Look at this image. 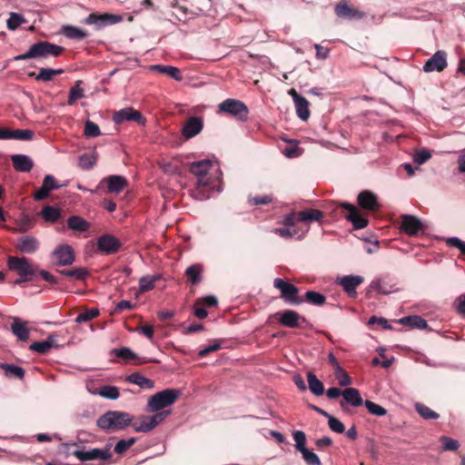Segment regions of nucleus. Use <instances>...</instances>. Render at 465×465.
<instances>
[{"instance_id": "nucleus-25", "label": "nucleus", "mask_w": 465, "mask_h": 465, "mask_svg": "<svg viewBox=\"0 0 465 465\" xmlns=\"http://www.w3.org/2000/svg\"><path fill=\"white\" fill-rule=\"evenodd\" d=\"M125 381L129 383L135 384L143 390H152L154 387V381L136 371L126 376Z\"/></svg>"}, {"instance_id": "nucleus-24", "label": "nucleus", "mask_w": 465, "mask_h": 465, "mask_svg": "<svg viewBox=\"0 0 465 465\" xmlns=\"http://www.w3.org/2000/svg\"><path fill=\"white\" fill-rule=\"evenodd\" d=\"M300 320L303 322L306 321L304 317H302L297 312L293 310H286L281 313L279 322L288 328H295L299 326Z\"/></svg>"}, {"instance_id": "nucleus-38", "label": "nucleus", "mask_w": 465, "mask_h": 465, "mask_svg": "<svg viewBox=\"0 0 465 465\" xmlns=\"http://www.w3.org/2000/svg\"><path fill=\"white\" fill-rule=\"evenodd\" d=\"M152 68L159 73L166 74L171 78L181 81L182 75L180 70L175 66L171 65H163V64H154Z\"/></svg>"}, {"instance_id": "nucleus-10", "label": "nucleus", "mask_w": 465, "mask_h": 465, "mask_svg": "<svg viewBox=\"0 0 465 465\" xmlns=\"http://www.w3.org/2000/svg\"><path fill=\"white\" fill-rule=\"evenodd\" d=\"M52 256L56 259V266H68L73 264L75 255L73 248L68 244L58 245L52 252Z\"/></svg>"}, {"instance_id": "nucleus-52", "label": "nucleus", "mask_w": 465, "mask_h": 465, "mask_svg": "<svg viewBox=\"0 0 465 465\" xmlns=\"http://www.w3.org/2000/svg\"><path fill=\"white\" fill-rule=\"evenodd\" d=\"M34 138V132L29 129H15L13 131V139L20 141H31Z\"/></svg>"}, {"instance_id": "nucleus-44", "label": "nucleus", "mask_w": 465, "mask_h": 465, "mask_svg": "<svg viewBox=\"0 0 465 465\" xmlns=\"http://www.w3.org/2000/svg\"><path fill=\"white\" fill-rule=\"evenodd\" d=\"M364 406L371 415L381 417L387 414V410L384 407L370 400L364 401Z\"/></svg>"}, {"instance_id": "nucleus-12", "label": "nucleus", "mask_w": 465, "mask_h": 465, "mask_svg": "<svg viewBox=\"0 0 465 465\" xmlns=\"http://www.w3.org/2000/svg\"><path fill=\"white\" fill-rule=\"evenodd\" d=\"M364 282L361 275H345L336 280V283L341 285L349 297L354 298L357 295V288Z\"/></svg>"}, {"instance_id": "nucleus-7", "label": "nucleus", "mask_w": 465, "mask_h": 465, "mask_svg": "<svg viewBox=\"0 0 465 465\" xmlns=\"http://www.w3.org/2000/svg\"><path fill=\"white\" fill-rule=\"evenodd\" d=\"M123 21L120 15L92 13L84 18V24L94 25L95 30H101L106 26L118 24Z\"/></svg>"}, {"instance_id": "nucleus-14", "label": "nucleus", "mask_w": 465, "mask_h": 465, "mask_svg": "<svg viewBox=\"0 0 465 465\" xmlns=\"http://www.w3.org/2000/svg\"><path fill=\"white\" fill-rule=\"evenodd\" d=\"M447 67V54L444 51H437L430 57L423 65V71L426 73L441 72Z\"/></svg>"}, {"instance_id": "nucleus-48", "label": "nucleus", "mask_w": 465, "mask_h": 465, "mask_svg": "<svg viewBox=\"0 0 465 465\" xmlns=\"http://www.w3.org/2000/svg\"><path fill=\"white\" fill-rule=\"evenodd\" d=\"M29 76H34L35 80L42 82H50L54 78L52 68H41L38 74L34 72L29 74Z\"/></svg>"}, {"instance_id": "nucleus-4", "label": "nucleus", "mask_w": 465, "mask_h": 465, "mask_svg": "<svg viewBox=\"0 0 465 465\" xmlns=\"http://www.w3.org/2000/svg\"><path fill=\"white\" fill-rule=\"evenodd\" d=\"M273 286L281 292V298L286 303L299 305L303 302V299L298 295L299 289L294 284L287 282L281 278H275Z\"/></svg>"}, {"instance_id": "nucleus-13", "label": "nucleus", "mask_w": 465, "mask_h": 465, "mask_svg": "<svg viewBox=\"0 0 465 465\" xmlns=\"http://www.w3.org/2000/svg\"><path fill=\"white\" fill-rule=\"evenodd\" d=\"M74 455L81 461L86 460H106L112 457L111 452L107 449L94 448L89 450H76L74 451Z\"/></svg>"}, {"instance_id": "nucleus-11", "label": "nucleus", "mask_w": 465, "mask_h": 465, "mask_svg": "<svg viewBox=\"0 0 465 465\" xmlns=\"http://www.w3.org/2000/svg\"><path fill=\"white\" fill-rule=\"evenodd\" d=\"M120 241L113 234L105 233L97 239V249L103 254H114L121 248Z\"/></svg>"}, {"instance_id": "nucleus-32", "label": "nucleus", "mask_w": 465, "mask_h": 465, "mask_svg": "<svg viewBox=\"0 0 465 465\" xmlns=\"http://www.w3.org/2000/svg\"><path fill=\"white\" fill-rule=\"evenodd\" d=\"M307 381L309 390L315 396H321L324 393V386L323 383L317 378V376L309 371L307 373Z\"/></svg>"}, {"instance_id": "nucleus-60", "label": "nucleus", "mask_w": 465, "mask_h": 465, "mask_svg": "<svg viewBox=\"0 0 465 465\" xmlns=\"http://www.w3.org/2000/svg\"><path fill=\"white\" fill-rule=\"evenodd\" d=\"M431 157V153L428 149L422 148L417 151L414 154L413 160L418 164H422Z\"/></svg>"}, {"instance_id": "nucleus-58", "label": "nucleus", "mask_w": 465, "mask_h": 465, "mask_svg": "<svg viewBox=\"0 0 465 465\" xmlns=\"http://www.w3.org/2000/svg\"><path fill=\"white\" fill-rule=\"evenodd\" d=\"M156 413L149 416L150 419H148L149 422H151V425L153 427V430L161 423L167 416L171 414V411H155Z\"/></svg>"}, {"instance_id": "nucleus-59", "label": "nucleus", "mask_w": 465, "mask_h": 465, "mask_svg": "<svg viewBox=\"0 0 465 465\" xmlns=\"http://www.w3.org/2000/svg\"><path fill=\"white\" fill-rule=\"evenodd\" d=\"M293 440H295V448L302 451V450L307 449L306 444V435L302 430H295L293 432Z\"/></svg>"}, {"instance_id": "nucleus-50", "label": "nucleus", "mask_w": 465, "mask_h": 465, "mask_svg": "<svg viewBox=\"0 0 465 465\" xmlns=\"http://www.w3.org/2000/svg\"><path fill=\"white\" fill-rule=\"evenodd\" d=\"M149 416H141L138 423L133 425L136 432H149L153 430L151 422L148 420Z\"/></svg>"}, {"instance_id": "nucleus-20", "label": "nucleus", "mask_w": 465, "mask_h": 465, "mask_svg": "<svg viewBox=\"0 0 465 465\" xmlns=\"http://www.w3.org/2000/svg\"><path fill=\"white\" fill-rule=\"evenodd\" d=\"M335 14L338 17L346 19H361L364 13L351 7L346 0L340 1L335 6Z\"/></svg>"}, {"instance_id": "nucleus-61", "label": "nucleus", "mask_w": 465, "mask_h": 465, "mask_svg": "<svg viewBox=\"0 0 465 465\" xmlns=\"http://www.w3.org/2000/svg\"><path fill=\"white\" fill-rule=\"evenodd\" d=\"M334 374L341 387H346L351 384V377L345 371L342 370V368L340 369V371H334Z\"/></svg>"}, {"instance_id": "nucleus-28", "label": "nucleus", "mask_w": 465, "mask_h": 465, "mask_svg": "<svg viewBox=\"0 0 465 465\" xmlns=\"http://www.w3.org/2000/svg\"><path fill=\"white\" fill-rule=\"evenodd\" d=\"M399 323L409 326L411 329L424 330L428 327L427 322L419 315H409L401 318Z\"/></svg>"}, {"instance_id": "nucleus-15", "label": "nucleus", "mask_w": 465, "mask_h": 465, "mask_svg": "<svg viewBox=\"0 0 465 465\" xmlns=\"http://www.w3.org/2000/svg\"><path fill=\"white\" fill-rule=\"evenodd\" d=\"M401 229L408 235L414 236L424 230L422 222L418 217L411 214L402 216Z\"/></svg>"}, {"instance_id": "nucleus-30", "label": "nucleus", "mask_w": 465, "mask_h": 465, "mask_svg": "<svg viewBox=\"0 0 465 465\" xmlns=\"http://www.w3.org/2000/svg\"><path fill=\"white\" fill-rule=\"evenodd\" d=\"M61 33L66 38L72 39V40H82L88 36V34L84 30L81 29L77 26L70 25H64L61 28Z\"/></svg>"}, {"instance_id": "nucleus-42", "label": "nucleus", "mask_w": 465, "mask_h": 465, "mask_svg": "<svg viewBox=\"0 0 465 465\" xmlns=\"http://www.w3.org/2000/svg\"><path fill=\"white\" fill-rule=\"evenodd\" d=\"M369 288L371 291H375L380 294H390L394 292L392 286L388 285L381 279H375L371 283Z\"/></svg>"}, {"instance_id": "nucleus-17", "label": "nucleus", "mask_w": 465, "mask_h": 465, "mask_svg": "<svg viewBox=\"0 0 465 465\" xmlns=\"http://www.w3.org/2000/svg\"><path fill=\"white\" fill-rule=\"evenodd\" d=\"M40 242L38 239L32 235L27 234L19 237L16 240L15 248L23 253L32 254L38 251Z\"/></svg>"}, {"instance_id": "nucleus-5", "label": "nucleus", "mask_w": 465, "mask_h": 465, "mask_svg": "<svg viewBox=\"0 0 465 465\" xmlns=\"http://www.w3.org/2000/svg\"><path fill=\"white\" fill-rule=\"evenodd\" d=\"M220 112L226 113L239 121H246L249 114L247 105L237 99L229 98L219 104Z\"/></svg>"}, {"instance_id": "nucleus-36", "label": "nucleus", "mask_w": 465, "mask_h": 465, "mask_svg": "<svg viewBox=\"0 0 465 465\" xmlns=\"http://www.w3.org/2000/svg\"><path fill=\"white\" fill-rule=\"evenodd\" d=\"M1 369L4 370L5 375L8 378H15L22 380L25 377V370L15 364L2 363Z\"/></svg>"}, {"instance_id": "nucleus-27", "label": "nucleus", "mask_w": 465, "mask_h": 465, "mask_svg": "<svg viewBox=\"0 0 465 465\" xmlns=\"http://www.w3.org/2000/svg\"><path fill=\"white\" fill-rule=\"evenodd\" d=\"M127 186V180L122 175H110L107 178L108 192L119 193Z\"/></svg>"}, {"instance_id": "nucleus-8", "label": "nucleus", "mask_w": 465, "mask_h": 465, "mask_svg": "<svg viewBox=\"0 0 465 465\" xmlns=\"http://www.w3.org/2000/svg\"><path fill=\"white\" fill-rule=\"evenodd\" d=\"M33 45L35 59H46L48 57H58L62 54L64 48L61 45L52 44L47 41H40Z\"/></svg>"}, {"instance_id": "nucleus-49", "label": "nucleus", "mask_w": 465, "mask_h": 465, "mask_svg": "<svg viewBox=\"0 0 465 465\" xmlns=\"http://www.w3.org/2000/svg\"><path fill=\"white\" fill-rule=\"evenodd\" d=\"M99 315V310L96 308H92L86 312H81L77 315L75 319V322L83 323L87 322Z\"/></svg>"}, {"instance_id": "nucleus-45", "label": "nucleus", "mask_w": 465, "mask_h": 465, "mask_svg": "<svg viewBox=\"0 0 465 465\" xmlns=\"http://www.w3.org/2000/svg\"><path fill=\"white\" fill-rule=\"evenodd\" d=\"M99 394L108 400H117L120 396L118 388L112 385H104L100 388Z\"/></svg>"}, {"instance_id": "nucleus-26", "label": "nucleus", "mask_w": 465, "mask_h": 465, "mask_svg": "<svg viewBox=\"0 0 465 465\" xmlns=\"http://www.w3.org/2000/svg\"><path fill=\"white\" fill-rule=\"evenodd\" d=\"M343 400L352 407H359L364 404L361 393L358 389L349 387L343 390L342 393Z\"/></svg>"}, {"instance_id": "nucleus-57", "label": "nucleus", "mask_w": 465, "mask_h": 465, "mask_svg": "<svg viewBox=\"0 0 465 465\" xmlns=\"http://www.w3.org/2000/svg\"><path fill=\"white\" fill-rule=\"evenodd\" d=\"M135 438H130L128 440H120L114 446V451L118 454L125 452L134 442Z\"/></svg>"}, {"instance_id": "nucleus-62", "label": "nucleus", "mask_w": 465, "mask_h": 465, "mask_svg": "<svg viewBox=\"0 0 465 465\" xmlns=\"http://www.w3.org/2000/svg\"><path fill=\"white\" fill-rule=\"evenodd\" d=\"M446 243L450 247L459 249L462 254H465V242L461 241L459 237H449L446 239Z\"/></svg>"}, {"instance_id": "nucleus-22", "label": "nucleus", "mask_w": 465, "mask_h": 465, "mask_svg": "<svg viewBox=\"0 0 465 465\" xmlns=\"http://www.w3.org/2000/svg\"><path fill=\"white\" fill-rule=\"evenodd\" d=\"M11 161L15 170L20 173H28L34 166L31 157L23 153L13 154Z\"/></svg>"}, {"instance_id": "nucleus-33", "label": "nucleus", "mask_w": 465, "mask_h": 465, "mask_svg": "<svg viewBox=\"0 0 465 465\" xmlns=\"http://www.w3.org/2000/svg\"><path fill=\"white\" fill-rule=\"evenodd\" d=\"M98 153L95 151L86 153L79 156V166L83 170H91L96 164Z\"/></svg>"}, {"instance_id": "nucleus-41", "label": "nucleus", "mask_w": 465, "mask_h": 465, "mask_svg": "<svg viewBox=\"0 0 465 465\" xmlns=\"http://www.w3.org/2000/svg\"><path fill=\"white\" fill-rule=\"evenodd\" d=\"M58 272L66 277H73L79 281L85 280L89 275V271L82 267L73 270H59Z\"/></svg>"}, {"instance_id": "nucleus-64", "label": "nucleus", "mask_w": 465, "mask_h": 465, "mask_svg": "<svg viewBox=\"0 0 465 465\" xmlns=\"http://www.w3.org/2000/svg\"><path fill=\"white\" fill-rule=\"evenodd\" d=\"M454 305L458 314L465 317V293L456 298Z\"/></svg>"}, {"instance_id": "nucleus-37", "label": "nucleus", "mask_w": 465, "mask_h": 465, "mask_svg": "<svg viewBox=\"0 0 465 465\" xmlns=\"http://www.w3.org/2000/svg\"><path fill=\"white\" fill-rule=\"evenodd\" d=\"M203 266L199 263H194L189 266L185 274L193 285L198 284L202 281Z\"/></svg>"}, {"instance_id": "nucleus-16", "label": "nucleus", "mask_w": 465, "mask_h": 465, "mask_svg": "<svg viewBox=\"0 0 465 465\" xmlns=\"http://www.w3.org/2000/svg\"><path fill=\"white\" fill-rule=\"evenodd\" d=\"M203 129V121L201 117L191 116L182 128V134L185 139H192Z\"/></svg>"}, {"instance_id": "nucleus-55", "label": "nucleus", "mask_w": 465, "mask_h": 465, "mask_svg": "<svg viewBox=\"0 0 465 465\" xmlns=\"http://www.w3.org/2000/svg\"><path fill=\"white\" fill-rule=\"evenodd\" d=\"M440 440L442 443L443 450H457L460 447L458 440L447 436H441Z\"/></svg>"}, {"instance_id": "nucleus-40", "label": "nucleus", "mask_w": 465, "mask_h": 465, "mask_svg": "<svg viewBox=\"0 0 465 465\" xmlns=\"http://www.w3.org/2000/svg\"><path fill=\"white\" fill-rule=\"evenodd\" d=\"M414 408L418 414L424 420H437L440 417L436 411L422 403H415Z\"/></svg>"}, {"instance_id": "nucleus-54", "label": "nucleus", "mask_w": 465, "mask_h": 465, "mask_svg": "<svg viewBox=\"0 0 465 465\" xmlns=\"http://www.w3.org/2000/svg\"><path fill=\"white\" fill-rule=\"evenodd\" d=\"M100 134L101 131L98 124L87 120L84 125V135L87 137H97Z\"/></svg>"}, {"instance_id": "nucleus-2", "label": "nucleus", "mask_w": 465, "mask_h": 465, "mask_svg": "<svg viewBox=\"0 0 465 465\" xmlns=\"http://www.w3.org/2000/svg\"><path fill=\"white\" fill-rule=\"evenodd\" d=\"M133 415L125 411H108L100 416L96 425L102 430L112 433L124 430L132 424Z\"/></svg>"}, {"instance_id": "nucleus-3", "label": "nucleus", "mask_w": 465, "mask_h": 465, "mask_svg": "<svg viewBox=\"0 0 465 465\" xmlns=\"http://www.w3.org/2000/svg\"><path fill=\"white\" fill-rule=\"evenodd\" d=\"M182 395L178 389H165L161 391L148 400L146 411L154 412L163 410L164 408L172 406Z\"/></svg>"}, {"instance_id": "nucleus-18", "label": "nucleus", "mask_w": 465, "mask_h": 465, "mask_svg": "<svg viewBox=\"0 0 465 465\" xmlns=\"http://www.w3.org/2000/svg\"><path fill=\"white\" fill-rule=\"evenodd\" d=\"M341 206L349 211L346 219L352 223L355 230L363 229L368 225V220L358 214L357 208L349 203H341Z\"/></svg>"}, {"instance_id": "nucleus-35", "label": "nucleus", "mask_w": 465, "mask_h": 465, "mask_svg": "<svg viewBox=\"0 0 465 465\" xmlns=\"http://www.w3.org/2000/svg\"><path fill=\"white\" fill-rule=\"evenodd\" d=\"M40 214L45 222L54 223L61 218L62 213L59 208L46 205L42 209Z\"/></svg>"}, {"instance_id": "nucleus-31", "label": "nucleus", "mask_w": 465, "mask_h": 465, "mask_svg": "<svg viewBox=\"0 0 465 465\" xmlns=\"http://www.w3.org/2000/svg\"><path fill=\"white\" fill-rule=\"evenodd\" d=\"M67 226L69 229L76 232H86L90 229V223L78 215L70 216L67 219Z\"/></svg>"}, {"instance_id": "nucleus-56", "label": "nucleus", "mask_w": 465, "mask_h": 465, "mask_svg": "<svg viewBox=\"0 0 465 465\" xmlns=\"http://www.w3.org/2000/svg\"><path fill=\"white\" fill-rule=\"evenodd\" d=\"M327 419H328L329 428L332 431L337 432V433H343L345 431V427H344L343 423L341 420H339L337 418L329 414V417H327Z\"/></svg>"}, {"instance_id": "nucleus-6", "label": "nucleus", "mask_w": 465, "mask_h": 465, "mask_svg": "<svg viewBox=\"0 0 465 465\" xmlns=\"http://www.w3.org/2000/svg\"><path fill=\"white\" fill-rule=\"evenodd\" d=\"M7 266L9 270L16 272L19 276H26L34 279L37 273L35 267L26 257L9 256L7 258Z\"/></svg>"}, {"instance_id": "nucleus-23", "label": "nucleus", "mask_w": 465, "mask_h": 465, "mask_svg": "<svg viewBox=\"0 0 465 465\" xmlns=\"http://www.w3.org/2000/svg\"><path fill=\"white\" fill-rule=\"evenodd\" d=\"M358 203L362 209L374 211L379 207L376 194L370 191H362L358 194Z\"/></svg>"}, {"instance_id": "nucleus-53", "label": "nucleus", "mask_w": 465, "mask_h": 465, "mask_svg": "<svg viewBox=\"0 0 465 465\" xmlns=\"http://www.w3.org/2000/svg\"><path fill=\"white\" fill-rule=\"evenodd\" d=\"M302 458L308 465H322L318 455L309 449L302 450Z\"/></svg>"}, {"instance_id": "nucleus-47", "label": "nucleus", "mask_w": 465, "mask_h": 465, "mask_svg": "<svg viewBox=\"0 0 465 465\" xmlns=\"http://www.w3.org/2000/svg\"><path fill=\"white\" fill-rule=\"evenodd\" d=\"M25 22V19L24 16L20 14L12 12L10 14V17L7 20V28L9 30H15L17 29L23 23Z\"/></svg>"}, {"instance_id": "nucleus-43", "label": "nucleus", "mask_w": 465, "mask_h": 465, "mask_svg": "<svg viewBox=\"0 0 465 465\" xmlns=\"http://www.w3.org/2000/svg\"><path fill=\"white\" fill-rule=\"evenodd\" d=\"M81 81H77L74 86L69 90V95L67 100L68 105H73L77 99L84 96V90L80 87Z\"/></svg>"}, {"instance_id": "nucleus-1", "label": "nucleus", "mask_w": 465, "mask_h": 465, "mask_svg": "<svg viewBox=\"0 0 465 465\" xmlns=\"http://www.w3.org/2000/svg\"><path fill=\"white\" fill-rule=\"evenodd\" d=\"M189 171L196 178L195 188L191 195L198 200L204 201L213 197L223 191L222 171L210 160H201L189 164Z\"/></svg>"}, {"instance_id": "nucleus-34", "label": "nucleus", "mask_w": 465, "mask_h": 465, "mask_svg": "<svg viewBox=\"0 0 465 465\" xmlns=\"http://www.w3.org/2000/svg\"><path fill=\"white\" fill-rule=\"evenodd\" d=\"M323 217V213L317 209H306L297 213V221L312 222L319 221Z\"/></svg>"}, {"instance_id": "nucleus-21", "label": "nucleus", "mask_w": 465, "mask_h": 465, "mask_svg": "<svg viewBox=\"0 0 465 465\" xmlns=\"http://www.w3.org/2000/svg\"><path fill=\"white\" fill-rule=\"evenodd\" d=\"M110 355H114L116 357L122 358L124 361L131 360H139L137 364H143L147 362H156V361L148 359L146 357H139L134 351H133L129 347H121L114 348L110 351Z\"/></svg>"}, {"instance_id": "nucleus-19", "label": "nucleus", "mask_w": 465, "mask_h": 465, "mask_svg": "<svg viewBox=\"0 0 465 465\" xmlns=\"http://www.w3.org/2000/svg\"><path fill=\"white\" fill-rule=\"evenodd\" d=\"M289 94L292 96L297 116L303 121L307 120L310 116V111L309 103L306 98L298 94L294 89H291Z\"/></svg>"}, {"instance_id": "nucleus-51", "label": "nucleus", "mask_w": 465, "mask_h": 465, "mask_svg": "<svg viewBox=\"0 0 465 465\" xmlns=\"http://www.w3.org/2000/svg\"><path fill=\"white\" fill-rule=\"evenodd\" d=\"M29 349L33 351H35V352L41 354V355L47 354L51 350L50 343H48L47 341H45L33 342L29 346Z\"/></svg>"}, {"instance_id": "nucleus-9", "label": "nucleus", "mask_w": 465, "mask_h": 465, "mask_svg": "<svg viewBox=\"0 0 465 465\" xmlns=\"http://www.w3.org/2000/svg\"><path fill=\"white\" fill-rule=\"evenodd\" d=\"M113 121L116 124H121L127 121L137 122L141 125H145L146 124V119L143 114L133 107H125L114 112L113 114Z\"/></svg>"}, {"instance_id": "nucleus-46", "label": "nucleus", "mask_w": 465, "mask_h": 465, "mask_svg": "<svg viewBox=\"0 0 465 465\" xmlns=\"http://www.w3.org/2000/svg\"><path fill=\"white\" fill-rule=\"evenodd\" d=\"M158 277L145 275L140 278L139 280V288L141 292H148L154 287V283Z\"/></svg>"}, {"instance_id": "nucleus-63", "label": "nucleus", "mask_w": 465, "mask_h": 465, "mask_svg": "<svg viewBox=\"0 0 465 465\" xmlns=\"http://www.w3.org/2000/svg\"><path fill=\"white\" fill-rule=\"evenodd\" d=\"M50 190L46 183H45V181L43 180V183L40 186V188L34 193V199L35 201H42L45 198H47L50 194Z\"/></svg>"}, {"instance_id": "nucleus-39", "label": "nucleus", "mask_w": 465, "mask_h": 465, "mask_svg": "<svg viewBox=\"0 0 465 465\" xmlns=\"http://www.w3.org/2000/svg\"><path fill=\"white\" fill-rule=\"evenodd\" d=\"M302 299L303 302H306L314 306H322L326 302L325 295L315 291H307Z\"/></svg>"}, {"instance_id": "nucleus-29", "label": "nucleus", "mask_w": 465, "mask_h": 465, "mask_svg": "<svg viewBox=\"0 0 465 465\" xmlns=\"http://www.w3.org/2000/svg\"><path fill=\"white\" fill-rule=\"evenodd\" d=\"M11 330L20 341H27L29 338V329L26 328L25 322H21L19 318L15 317L11 324Z\"/></svg>"}]
</instances>
